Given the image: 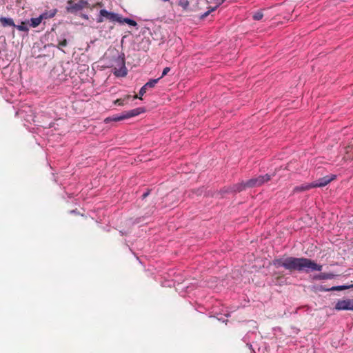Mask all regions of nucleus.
Wrapping results in <instances>:
<instances>
[{
    "mask_svg": "<svg viewBox=\"0 0 353 353\" xmlns=\"http://www.w3.org/2000/svg\"><path fill=\"white\" fill-rule=\"evenodd\" d=\"M218 7H219V5H216V6L210 8L209 10L205 12L203 14H201V19H204L206 17H208L212 11L216 10Z\"/></svg>",
    "mask_w": 353,
    "mask_h": 353,
    "instance_id": "obj_21",
    "label": "nucleus"
},
{
    "mask_svg": "<svg viewBox=\"0 0 353 353\" xmlns=\"http://www.w3.org/2000/svg\"><path fill=\"white\" fill-rule=\"evenodd\" d=\"M335 179L336 175L334 174L327 175L312 182V186L313 188L325 187Z\"/></svg>",
    "mask_w": 353,
    "mask_h": 353,
    "instance_id": "obj_6",
    "label": "nucleus"
},
{
    "mask_svg": "<svg viewBox=\"0 0 353 353\" xmlns=\"http://www.w3.org/2000/svg\"><path fill=\"white\" fill-rule=\"evenodd\" d=\"M190 5L189 0H179V6L183 8V10H188Z\"/></svg>",
    "mask_w": 353,
    "mask_h": 353,
    "instance_id": "obj_19",
    "label": "nucleus"
},
{
    "mask_svg": "<svg viewBox=\"0 0 353 353\" xmlns=\"http://www.w3.org/2000/svg\"><path fill=\"white\" fill-rule=\"evenodd\" d=\"M42 21V19L41 18V17L39 16V17H36V18H31L30 20V26L32 27V28H36L37 27Z\"/></svg>",
    "mask_w": 353,
    "mask_h": 353,
    "instance_id": "obj_15",
    "label": "nucleus"
},
{
    "mask_svg": "<svg viewBox=\"0 0 353 353\" xmlns=\"http://www.w3.org/2000/svg\"><path fill=\"white\" fill-rule=\"evenodd\" d=\"M336 276V275L333 273H320L318 274H315L313 276V279L314 280H326V279H332Z\"/></svg>",
    "mask_w": 353,
    "mask_h": 353,
    "instance_id": "obj_12",
    "label": "nucleus"
},
{
    "mask_svg": "<svg viewBox=\"0 0 353 353\" xmlns=\"http://www.w3.org/2000/svg\"><path fill=\"white\" fill-rule=\"evenodd\" d=\"M88 6V2L86 0H79L77 3L73 0H68L67 1L65 9L68 13L77 14L78 12L82 10L84 8Z\"/></svg>",
    "mask_w": 353,
    "mask_h": 353,
    "instance_id": "obj_3",
    "label": "nucleus"
},
{
    "mask_svg": "<svg viewBox=\"0 0 353 353\" xmlns=\"http://www.w3.org/2000/svg\"><path fill=\"white\" fill-rule=\"evenodd\" d=\"M14 27L16 28L17 30L23 32H28L29 30L26 22H21V25H15V26Z\"/></svg>",
    "mask_w": 353,
    "mask_h": 353,
    "instance_id": "obj_18",
    "label": "nucleus"
},
{
    "mask_svg": "<svg viewBox=\"0 0 353 353\" xmlns=\"http://www.w3.org/2000/svg\"><path fill=\"white\" fill-rule=\"evenodd\" d=\"M312 188H313L312 186V183H303L300 185L295 186L293 189V193L307 191Z\"/></svg>",
    "mask_w": 353,
    "mask_h": 353,
    "instance_id": "obj_11",
    "label": "nucleus"
},
{
    "mask_svg": "<svg viewBox=\"0 0 353 353\" xmlns=\"http://www.w3.org/2000/svg\"><path fill=\"white\" fill-rule=\"evenodd\" d=\"M225 1V0H221V1L217 5H219V6H221L222 3H224Z\"/></svg>",
    "mask_w": 353,
    "mask_h": 353,
    "instance_id": "obj_29",
    "label": "nucleus"
},
{
    "mask_svg": "<svg viewBox=\"0 0 353 353\" xmlns=\"http://www.w3.org/2000/svg\"><path fill=\"white\" fill-rule=\"evenodd\" d=\"M351 288H353V284L350 285H343L333 286L332 288H330L329 290H330L331 291H341V290L349 289Z\"/></svg>",
    "mask_w": 353,
    "mask_h": 353,
    "instance_id": "obj_16",
    "label": "nucleus"
},
{
    "mask_svg": "<svg viewBox=\"0 0 353 353\" xmlns=\"http://www.w3.org/2000/svg\"><path fill=\"white\" fill-rule=\"evenodd\" d=\"M272 264L276 268L282 267L290 272L304 271L308 272L309 271H321L322 270L321 265L317 264L314 261L305 257L288 256L285 258L274 259Z\"/></svg>",
    "mask_w": 353,
    "mask_h": 353,
    "instance_id": "obj_1",
    "label": "nucleus"
},
{
    "mask_svg": "<svg viewBox=\"0 0 353 353\" xmlns=\"http://www.w3.org/2000/svg\"><path fill=\"white\" fill-rule=\"evenodd\" d=\"M201 192H202V190H197V191H196V193H197L198 194H201Z\"/></svg>",
    "mask_w": 353,
    "mask_h": 353,
    "instance_id": "obj_30",
    "label": "nucleus"
},
{
    "mask_svg": "<svg viewBox=\"0 0 353 353\" xmlns=\"http://www.w3.org/2000/svg\"><path fill=\"white\" fill-rule=\"evenodd\" d=\"M170 71V68L169 67H165L163 70V72H162V74L161 76L159 77L160 79L163 77L164 76H165Z\"/></svg>",
    "mask_w": 353,
    "mask_h": 353,
    "instance_id": "obj_25",
    "label": "nucleus"
},
{
    "mask_svg": "<svg viewBox=\"0 0 353 353\" xmlns=\"http://www.w3.org/2000/svg\"><path fill=\"white\" fill-rule=\"evenodd\" d=\"M248 189L246 181H241V183L233 185L228 188L225 192H240L243 190Z\"/></svg>",
    "mask_w": 353,
    "mask_h": 353,
    "instance_id": "obj_10",
    "label": "nucleus"
},
{
    "mask_svg": "<svg viewBox=\"0 0 353 353\" xmlns=\"http://www.w3.org/2000/svg\"><path fill=\"white\" fill-rule=\"evenodd\" d=\"M82 17L85 19H88V16L87 14H82Z\"/></svg>",
    "mask_w": 353,
    "mask_h": 353,
    "instance_id": "obj_28",
    "label": "nucleus"
},
{
    "mask_svg": "<svg viewBox=\"0 0 353 353\" xmlns=\"http://www.w3.org/2000/svg\"><path fill=\"white\" fill-rule=\"evenodd\" d=\"M150 194V191L148 190L147 192H144L142 195V199H145Z\"/></svg>",
    "mask_w": 353,
    "mask_h": 353,
    "instance_id": "obj_27",
    "label": "nucleus"
},
{
    "mask_svg": "<svg viewBox=\"0 0 353 353\" xmlns=\"http://www.w3.org/2000/svg\"><path fill=\"white\" fill-rule=\"evenodd\" d=\"M145 109L144 108H137L133 110L125 111L119 115H113L112 117H107L104 119L105 123H109L111 121H120L124 119H127L133 117L138 116L141 113L145 112Z\"/></svg>",
    "mask_w": 353,
    "mask_h": 353,
    "instance_id": "obj_2",
    "label": "nucleus"
},
{
    "mask_svg": "<svg viewBox=\"0 0 353 353\" xmlns=\"http://www.w3.org/2000/svg\"><path fill=\"white\" fill-rule=\"evenodd\" d=\"M336 310H353V299L339 300L334 306Z\"/></svg>",
    "mask_w": 353,
    "mask_h": 353,
    "instance_id": "obj_7",
    "label": "nucleus"
},
{
    "mask_svg": "<svg viewBox=\"0 0 353 353\" xmlns=\"http://www.w3.org/2000/svg\"><path fill=\"white\" fill-rule=\"evenodd\" d=\"M316 289L319 291H321V292H329V291H331L330 290H329L330 288H325V286L322 285L318 286Z\"/></svg>",
    "mask_w": 353,
    "mask_h": 353,
    "instance_id": "obj_24",
    "label": "nucleus"
},
{
    "mask_svg": "<svg viewBox=\"0 0 353 353\" xmlns=\"http://www.w3.org/2000/svg\"><path fill=\"white\" fill-rule=\"evenodd\" d=\"M130 98V95H128L124 99H117L116 101H114V104L117 105H120V106H123L125 104V100H128Z\"/></svg>",
    "mask_w": 353,
    "mask_h": 353,
    "instance_id": "obj_20",
    "label": "nucleus"
},
{
    "mask_svg": "<svg viewBox=\"0 0 353 353\" xmlns=\"http://www.w3.org/2000/svg\"><path fill=\"white\" fill-rule=\"evenodd\" d=\"M57 12V9H52L49 11H46L40 14L42 20L53 18Z\"/></svg>",
    "mask_w": 353,
    "mask_h": 353,
    "instance_id": "obj_13",
    "label": "nucleus"
},
{
    "mask_svg": "<svg viewBox=\"0 0 353 353\" xmlns=\"http://www.w3.org/2000/svg\"><path fill=\"white\" fill-rule=\"evenodd\" d=\"M263 17V14L260 11L255 12L253 15V19L256 21L261 20Z\"/></svg>",
    "mask_w": 353,
    "mask_h": 353,
    "instance_id": "obj_23",
    "label": "nucleus"
},
{
    "mask_svg": "<svg viewBox=\"0 0 353 353\" xmlns=\"http://www.w3.org/2000/svg\"><path fill=\"white\" fill-rule=\"evenodd\" d=\"M125 23L132 26H136L137 25V23L134 20L131 19L130 18H123L121 17V23Z\"/></svg>",
    "mask_w": 353,
    "mask_h": 353,
    "instance_id": "obj_17",
    "label": "nucleus"
},
{
    "mask_svg": "<svg viewBox=\"0 0 353 353\" xmlns=\"http://www.w3.org/2000/svg\"><path fill=\"white\" fill-rule=\"evenodd\" d=\"M100 13L111 22L121 23V16L117 13L109 12L105 9L101 10Z\"/></svg>",
    "mask_w": 353,
    "mask_h": 353,
    "instance_id": "obj_8",
    "label": "nucleus"
},
{
    "mask_svg": "<svg viewBox=\"0 0 353 353\" xmlns=\"http://www.w3.org/2000/svg\"><path fill=\"white\" fill-rule=\"evenodd\" d=\"M160 80V78L157 79H150L149 81H148L139 90V95L141 97H138L137 95L134 96V99H142L141 97L146 93L147 90L150 88H152L155 86V85L158 83V81Z\"/></svg>",
    "mask_w": 353,
    "mask_h": 353,
    "instance_id": "obj_9",
    "label": "nucleus"
},
{
    "mask_svg": "<svg viewBox=\"0 0 353 353\" xmlns=\"http://www.w3.org/2000/svg\"><path fill=\"white\" fill-rule=\"evenodd\" d=\"M70 212L74 214L77 213L76 210H71Z\"/></svg>",
    "mask_w": 353,
    "mask_h": 353,
    "instance_id": "obj_31",
    "label": "nucleus"
},
{
    "mask_svg": "<svg viewBox=\"0 0 353 353\" xmlns=\"http://www.w3.org/2000/svg\"><path fill=\"white\" fill-rule=\"evenodd\" d=\"M273 175L266 174L265 175H260L257 177L252 178L246 181V185L248 188H253L259 187L265 183L269 181Z\"/></svg>",
    "mask_w": 353,
    "mask_h": 353,
    "instance_id": "obj_4",
    "label": "nucleus"
},
{
    "mask_svg": "<svg viewBox=\"0 0 353 353\" xmlns=\"http://www.w3.org/2000/svg\"><path fill=\"white\" fill-rule=\"evenodd\" d=\"M0 23L3 27L15 26V23L12 18L1 17H0Z\"/></svg>",
    "mask_w": 353,
    "mask_h": 353,
    "instance_id": "obj_14",
    "label": "nucleus"
},
{
    "mask_svg": "<svg viewBox=\"0 0 353 353\" xmlns=\"http://www.w3.org/2000/svg\"><path fill=\"white\" fill-rule=\"evenodd\" d=\"M105 18L104 16H102L101 14L99 12V15L97 18V23H102L103 21V19Z\"/></svg>",
    "mask_w": 353,
    "mask_h": 353,
    "instance_id": "obj_26",
    "label": "nucleus"
},
{
    "mask_svg": "<svg viewBox=\"0 0 353 353\" xmlns=\"http://www.w3.org/2000/svg\"><path fill=\"white\" fill-rule=\"evenodd\" d=\"M68 45V41L65 39H63L61 40H59L58 42V48L61 49L63 47H65Z\"/></svg>",
    "mask_w": 353,
    "mask_h": 353,
    "instance_id": "obj_22",
    "label": "nucleus"
},
{
    "mask_svg": "<svg viewBox=\"0 0 353 353\" xmlns=\"http://www.w3.org/2000/svg\"><path fill=\"white\" fill-rule=\"evenodd\" d=\"M117 65L119 67V68H114L113 74L118 77H124L128 74V70L125 67V58L124 54H123L122 56L119 55L117 60Z\"/></svg>",
    "mask_w": 353,
    "mask_h": 353,
    "instance_id": "obj_5",
    "label": "nucleus"
}]
</instances>
